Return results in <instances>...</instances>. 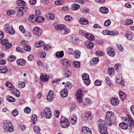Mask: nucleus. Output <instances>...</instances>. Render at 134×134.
I'll return each mask as SVG.
<instances>
[{"label":"nucleus","mask_w":134,"mask_h":134,"mask_svg":"<svg viewBox=\"0 0 134 134\" xmlns=\"http://www.w3.org/2000/svg\"><path fill=\"white\" fill-rule=\"evenodd\" d=\"M99 61V58L98 57L93 58L90 61V64L93 65L97 64Z\"/></svg>","instance_id":"obj_30"},{"label":"nucleus","mask_w":134,"mask_h":134,"mask_svg":"<svg viewBox=\"0 0 134 134\" xmlns=\"http://www.w3.org/2000/svg\"><path fill=\"white\" fill-rule=\"evenodd\" d=\"M116 46L118 49L121 51H123L124 50V49L123 47L121 44H117Z\"/></svg>","instance_id":"obj_64"},{"label":"nucleus","mask_w":134,"mask_h":134,"mask_svg":"<svg viewBox=\"0 0 134 134\" xmlns=\"http://www.w3.org/2000/svg\"><path fill=\"white\" fill-rule=\"evenodd\" d=\"M33 31L34 34H41L42 32V29L38 27H34Z\"/></svg>","instance_id":"obj_22"},{"label":"nucleus","mask_w":134,"mask_h":134,"mask_svg":"<svg viewBox=\"0 0 134 134\" xmlns=\"http://www.w3.org/2000/svg\"><path fill=\"white\" fill-rule=\"evenodd\" d=\"M82 134H92V133L89 128L85 126L82 127Z\"/></svg>","instance_id":"obj_13"},{"label":"nucleus","mask_w":134,"mask_h":134,"mask_svg":"<svg viewBox=\"0 0 134 134\" xmlns=\"http://www.w3.org/2000/svg\"><path fill=\"white\" fill-rule=\"evenodd\" d=\"M116 82L118 83H119L121 85L124 86V80H122V78L120 79H115Z\"/></svg>","instance_id":"obj_42"},{"label":"nucleus","mask_w":134,"mask_h":134,"mask_svg":"<svg viewBox=\"0 0 134 134\" xmlns=\"http://www.w3.org/2000/svg\"><path fill=\"white\" fill-rule=\"evenodd\" d=\"M92 119V114L91 112L90 111L86 112V115L83 118V121H85L87 120H90Z\"/></svg>","instance_id":"obj_15"},{"label":"nucleus","mask_w":134,"mask_h":134,"mask_svg":"<svg viewBox=\"0 0 134 134\" xmlns=\"http://www.w3.org/2000/svg\"><path fill=\"white\" fill-rule=\"evenodd\" d=\"M102 83V81L99 80H96L94 82V85L96 86H100Z\"/></svg>","instance_id":"obj_58"},{"label":"nucleus","mask_w":134,"mask_h":134,"mask_svg":"<svg viewBox=\"0 0 134 134\" xmlns=\"http://www.w3.org/2000/svg\"><path fill=\"white\" fill-rule=\"evenodd\" d=\"M12 114L13 116H15L18 114V111L15 108L12 111Z\"/></svg>","instance_id":"obj_51"},{"label":"nucleus","mask_w":134,"mask_h":134,"mask_svg":"<svg viewBox=\"0 0 134 134\" xmlns=\"http://www.w3.org/2000/svg\"><path fill=\"white\" fill-rule=\"evenodd\" d=\"M80 23L82 25H86L88 24L89 21L87 19L81 18L79 20Z\"/></svg>","instance_id":"obj_24"},{"label":"nucleus","mask_w":134,"mask_h":134,"mask_svg":"<svg viewBox=\"0 0 134 134\" xmlns=\"http://www.w3.org/2000/svg\"><path fill=\"white\" fill-rule=\"evenodd\" d=\"M106 51L107 54L111 57H114L115 55V53L111 48L108 47L106 49Z\"/></svg>","instance_id":"obj_12"},{"label":"nucleus","mask_w":134,"mask_h":134,"mask_svg":"<svg viewBox=\"0 0 134 134\" xmlns=\"http://www.w3.org/2000/svg\"><path fill=\"white\" fill-rule=\"evenodd\" d=\"M61 61L62 62V64L63 65H65L66 66H69L70 65V63L69 61L68 60L66 59H62Z\"/></svg>","instance_id":"obj_27"},{"label":"nucleus","mask_w":134,"mask_h":134,"mask_svg":"<svg viewBox=\"0 0 134 134\" xmlns=\"http://www.w3.org/2000/svg\"><path fill=\"white\" fill-rule=\"evenodd\" d=\"M83 104L85 105H87L91 104V101L88 98H85L83 101Z\"/></svg>","instance_id":"obj_46"},{"label":"nucleus","mask_w":134,"mask_h":134,"mask_svg":"<svg viewBox=\"0 0 134 134\" xmlns=\"http://www.w3.org/2000/svg\"><path fill=\"white\" fill-rule=\"evenodd\" d=\"M63 74L65 77H69L71 76V73L69 70H66L63 71Z\"/></svg>","instance_id":"obj_28"},{"label":"nucleus","mask_w":134,"mask_h":134,"mask_svg":"<svg viewBox=\"0 0 134 134\" xmlns=\"http://www.w3.org/2000/svg\"><path fill=\"white\" fill-rule=\"evenodd\" d=\"M111 23L110 20L108 19L106 20L104 23V25L106 26H109Z\"/></svg>","instance_id":"obj_52"},{"label":"nucleus","mask_w":134,"mask_h":134,"mask_svg":"<svg viewBox=\"0 0 134 134\" xmlns=\"http://www.w3.org/2000/svg\"><path fill=\"white\" fill-rule=\"evenodd\" d=\"M99 11L102 13L107 14L109 12L108 9L106 7H102L99 8Z\"/></svg>","instance_id":"obj_20"},{"label":"nucleus","mask_w":134,"mask_h":134,"mask_svg":"<svg viewBox=\"0 0 134 134\" xmlns=\"http://www.w3.org/2000/svg\"><path fill=\"white\" fill-rule=\"evenodd\" d=\"M85 46L90 49H92L94 47V44L91 42L87 41L85 43Z\"/></svg>","instance_id":"obj_19"},{"label":"nucleus","mask_w":134,"mask_h":134,"mask_svg":"<svg viewBox=\"0 0 134 134\" xmlns=\"http://www.w3.org/2000/svg\"><path fill=\"white\" fill-rule=\"evenodd\" d=\"M49 76L46 74H41L40 76L41 80L43 82H46L49 80Z\"/></svg>","instance_id":"obj_18"},{"label":"nucleus","mask_w":134,"mask_h":134,"mask_svg":"<svg viewBox=\"0 0 134 134\" xmlns=\"http://www.w3.org/2000/svg\"><path fill=\"white\" fill-rule=\"evenodd\" d=\"M55 29L58 30H65L66 26L64 25H58L55 26Z\"/></svg>","instance_id":"obj_23"},{"label":"nucleus","mask_w":134,"mask_h":134,"mask_svg":"<svg viewBox=\"0 0 134 134\" xmlns=\"http://www.w3.org/2000/svg\"><path fill=\"white\" fill-rule=\"evenodd\" d=\"M119 95L120 98L122 100H124L126 98L125 93L122 91H120L119 92Z\"/></svg>","instance_id":"obj_25"},{"label":"nucleus","mask_w":134,"mask_h":134,"mask_svg":"<svg viewBox=\"0 0 134 134\" xmlns=\"http://www.w3.org/2000/svg\"><path fill=\"white\" fill-rule=\"evenodd\" d=\"M102 34H118L119 32L117 31H111L109 30H104L102 31Z\"/></svg>","instance_id":"obj_35"},{"label":"nucleus","mask_w":134,"mask_h":134,"mask_svg":"<svg viewBox=\"0 0 134 134\" xmlns=\"http://www.w3.org/2000/svg\"><path fill=\"white\" fill-rule=\"evenodd\" d=\"M39 53L40 57L41 58H43L46 56V53L44 51H41Z\"/></svg>","instance_id":"obj_54"},{"label":"nucleus","mask_w":134,"mask_h":134,"mask_svg":"<svg viewBox=\"0 0 134 134\" xmlns=\"http://www.w3.org/2000/svg\"><path fill=\"white\" fill-rule=\"evenodd\" d=\"M121 64L119 63H117L115 64L114 66L115 69L118 72H120L121 69Z\"/></svg>","instance_id":"obj_37"},{"label":"nucleus","mask_w":134,"mask_h":134,"mask_svg":"<svg viewBox=\"0 0 134 134\" xmlns=\"http://www.w3.org/2000/svg\"><path fill=\"white\" fill-rule=\"evenodd\" d=\"M77 102L79 103H82V98L83 94L81 89H79L76 95Z\"/></svg>","instance_id":"obj_7"},{"label":"nucleus","mask_w":134,"mask_h":134,"mask_svg":"<svg viewBox=\"0 0 134 134\" xmlns=\"http://www.w3.org/2000/svg\"><path fill=\"white\" fill-rule=\"evenodd\" d=\"M6 26V28L5 30L7 32L8 34H15V31L13 29L11 25L7 24Z\"/></svg>","instance_id":"obj_9"},{"label":"nucleus","mask_w":134,"mask_h":134,"mask_svg":"<svg viewBox=\"0 0 134 134\" xmlns=\"http://www.w3.org/2000/svg\"><path fill=\"white\" fill-rule=\"evenodd\" d=\"M33 129L34 131L37 133L39 132L40 130L39 127L37 126H35L34 127Z\"/></svg>","instance_id":"obj_56"},{"label":"nucleus","mask_w":134,"mask_h":134,"mask_svg":"<svg viewBox=\"0 0 134 134\" xmlns=\"http://www.w3.org/2000/svg\"><path fill=\"white\" fill-rule=\"evenodd\" d=\"M7 14L8 15H13L15 14V11L13 10H9L7 12Z\"/></svg>","instance_id":"obj_53"},{"label":"nucleus","mask_w":134,"mask_h":134,"mask_svg":"<svg viewBox=\"0 0 134 134\" xmlns=\"http://www.w3.org/2000/svg\"><path fill=\"white\" fill-rule=\"evenodd\" d=\"M127 116L126 117L124 116L122 118V120L124 122L120 123L119 126L122 129H128L131 131L132 126L134 127V121L129 115L127 114Z\"/></svg>","instance_id":"obj_1"},{"label":"nucleus","mask_w":134,"mask_h":134,"mask_svg":"<svg viewBox=\"0 0 134 134\" xmlns=\"http://www.w3.org/2000/svg\"><path fill=\"white\" fill-rule=\"evenodd\" d=\"M3 128L5 131L9 132H11L14 130L13 127L12 123L9 120H6L4 121Z\"/></svg>","instance_id":"obj_4"},{"label":"nucleus","mask_w":134,"mask_h":134,"mask_svg":"<svg viewBox=\"0 0 134 134\" xmlns=\"http://www.w3.org/2000/svg\"><path fill=\"white\" fill-rule=\"evenodd\" d=\"M37 116L35 114L33 115L31 118V122L33 124L35 123L37 121Z\"/></svg>","instance_id":"obj_44"},{"label":"nucleus","mask_w":134,"mask_h":134,"mask_svg":"<svg viewBox=\"0 0 134 134\" xmlns=\"http://www.w3.org/2000/svg\"><path fill=\"white\" fill-rule=\"evenodd\" d=\"M114 69L113 68H108V74L110 76L114 75Z\"/></svg>","instance_id":"obj_33"},{"label":"nucleus","mask_w":134,"mask_h":134,"mask_svg":"<svg viewBox=\"0 0 134 134\" xmlns=\"http://www.w3.org/2000/svg\"><path fill=\"white\" fill-rule=\"evenodd\" d=\"M74 57L76 58H79L80 55L81 53L78 50H75L74 53Z\"/></svg>","instance_id":"obj_41"},{"label":"nucleus","mask_w":134,"mask_h":134,"mask_svg":"<svg viewBox=\"0 0 134 134\" xmlns=\"http://www.w3.org/2000/svg\"><path fill=\"white\" fill-rule=\"evenodd\" d=\"M11 92L12 94L17 97H19L20 96V92L18 90L14 88L11 90Z\"/></svg>","instance_id":"obj_17"},{"label":"nucleus","mask_w":134,"mask_h":134,"mask_svg":"<svg viewBox=\"0 0 134 134\" xmlns=\"http://www.w3.org/2000/svg\"><path fill=\"white\" fill-rule=\"evenodd\" d=\"M110 102L111 104L113 105H117L119 103V100L117 98L114 97L110 99Z\"/></svg>","instance_id":"obj_14"},{"label":"nucleus","mask_w":134,"mask_h":134,"mask_svg":"<svg viewBox=\"0 0 134 134\" xmlns=\"http://www.w3.org/2000/svg\"><path fill=\"white\" fill-rule=\"evenodd\" d=\"M82 76L85 84L86 85H89L91 81L89 79V75L85 73L82 75Z\"/></svg>","instance_id":"obj_8"},{"label":"nucleus","mask_w":134,"mask_h":134,"mask_svg":"<svg viewBox=\"0 0 134 134\" xmlns=\"http://www.w3.org/2000/svg\"><path fill=\"white\" fill-rule=\"evenodd\" d=\"M7 71V69L6 66H3L2 67H0V73H5Z\"/></svg>","instance_id":"obj_38"},{"label":"nucleus","mask_w":134,"mask_h":134,"mask_svg":"<svg viewBox=\"0 0 134 134\" xmlns=\"http://www.w3.org/2000/svg\"><path fill=\"white\" fill-rule=\"evenodd\" d=\"M16 3L19 5L25 6L26 5V3L24 1L21 0L17 1L16 2Z\"/></svg>","instance_id":"obj_45"},{"label":"nucleus","mask_w":134,"mask_h":134,"mask_svg":"<svg viewBox=\"0 0 134 134\" xmlns=\"http://www.w3.org/2000/svg\"><path fill=\"white\" fill-rule=\"evenodd\" d=\"M45 20L44 18L42 16H37L36 18L35 21L38 23H42Z\"/></svg>","instance_id":"obj_29"},{"label":"nucleus","mask_w":134,"mask_h":134,"mask_svg":"<svg viewBox=\"0 0 134 134\" xmlns=\"http://www.w3.org/2000/svg\"><path fill=\"white\" fill-rule=\"evenodd\" d=\"M47 100L49 102H52L54 98V95L53 91L52 90H50L48 92L47 97Z\"/></svg>","instance_id":"obj_11"},{"label":"nucleus","mask_w":134,"mask_h":134,"mask_svg":"<svg viewBox=\"0 0 134 134\" xmlns=\"http://www.w3.org/2000/svg\"><path fill=\"white\" fill-rule=\"evenodd\" d=\"M44 44V42L42 41H39L38 43H35V47L38 48L42 46Z\"/></svg>","instance_id":"obj_40"},{"label":"nucleus","mask_w":134,"mask_h":134,"mask_svg":"<svg viewBox=\"0 0 134 134\" xmlns=\"http://www.w3.org/2000/svg\"><path fill=\"white\" fill-rule=\"evenodd\" d=\"M96 54L99 57L103 56L104 55V53L101 51H98L96 52Z\"/></svg>","instance_id":"obj_48"},{"label":"nucleus","mask_w":134,"mask_h":134,"mask_svg":"<svg viewBox=\"0 0 134 134\" xmlns=\"http://www.w3.org/2000/svg\"><path fill=\"white\" fill-rule=\"evenodd\" d=\"M85 36L90 41H93L95 39V37L92 34H85Z\"/></svg>","instance_id":"obj_32"},{"label":"nucleus","mask_w":134,"mask_h":134,"mask_svg":"<svg viewBox=\"0 0 134 134\" xmlns=\"http://www.w3.org/2000/svg\"><path fill=\"white\" fill-rule=\"evenodd\" d=\"M5 85L7 87L10 88V90L14 88V86L10 82L7 81L5 82Z\"/></svg>","instance_id":"obj_36"},{"label":"nucleus","mask_w":134,"mask_h":134,"mask_svg":"<svg viewBox=\"0 0 134 134\" xmlns=\"http://www.w3.org/2000/svg\"><path fill=\"white\" fill-rule=\"evenodd\" d=\"M133 21L131 19H127L125 20V22L124 23L126 25H129L133 23Z\"/></svg>","instance_id":"obj_39"},{"label":"nucleus","mask_w":134,"mask_h":134,"mask_svg":"<svg viewBox=\"0 0 134 134\" xmlns=\"http://www.w3.org/2000/svg\"><path fill=\"white\" fill-rule=\"evenodd\" d=\"M80 8V5L77 4H73L72 9L74 10H76Z\"/></svg>","instance_id":"obj_43"},{"label":"nucleus","mask_w":134,"mask_h":134,"mask_svg":"<svg viewBox=\"0 0 134 134\" xmlns=\"http://www.w3.org/2000/svg\"><path fill=\"white\" fill-rule=\"evenodd\" d=\"M18 12L16 13V15L18 17L21 16L23 15L24 13L27 11L28 10V8L26 7H21L16 8Z\"/></svg>","instance_id":"obj_6"},{"label":"nucleus","mask_w":134,"mask_h":134,"mask_svg":"<svg viewBox=\"0 0 134 134\" xmlns=\"http://www.w3.org/2000/svg\"><path fill=\"white\" fill-rule=\"evenodd\" d=\"M24 111L26 113L29 114L31 111V109L28 107H26L24 110Z\"/></svg>","instance_id":"obj_60"},{"label":"nucleus","mask_w":134,"mask_h":134,"mask_svg":"<svg viewBox=\"0 0 134 134\" xmlns=\"http://www.w3.org/2000/svg\"><path fill=\"white\" fill-rule=\"evenodd\" d=\"M114 113L111 111H108L106 113L105 122L109 126L114 124L116 122V118L114 116Z\"/></svg>","instance_id":"obj_2"},{"label":"nucleus","mask_w":134,"mask_h":134,"mask_svg":"<svg viewBox=\"0 0 134 134\" xmlns=\"http://www.w3.org/2000/svg\"><path fill=\"white\" fill-rule=\"evenodd\" d=\"M12 46V43H9V42H8L5 45L6 49H8L10 48Z\"/></svg>","instance_id":"obj_55"},{"label":"nucleus","mask_w":134,"mask_h":134,"mask_svg":"<svg viewBox=\"0 0 134 134\" xmlns=\"http://www.w3.org/2000/svg\"><path fill=\"white\" fill-rule=\"evenodd\" d=\"M64 55V51H62L61 52H57L56 53L55 55L58 58L63 57Z\"/></svg>","instance_id":"obj_31"},{"label":"nucleus","mask_w":134,"mask_h":134,"mask_svg":"<svg viewBox=\"0 0 134 134\" xmlns=\"http://www.w3.org/2000/svg\"><path fill=\"white\" fill-rule=\"evenodd\" d=\"M44 113L46 118L50 119L52 116V114L50 108L49 107H46L44 110Z\"/></svg>","instance_id":"obj_10"},{"label":"nucleus","mask_w":134,"mask_h":134,"mask_svg":"<svg viewBox=\"0 0 134 134\" xmlns=\"http://www.w3.org/2000/svg\"><path fill=\"white\" fill-rule=\"evenodd\" d=\"M98 130L101 134H108V132L103 120L100 119L98 122Z\"/></svg>","instance_id":"obj_3"},{"label":"nucleus","mask_w":134,"mask_h":134,"mask_svg":"<svg viewBox=\"0 0 134 134\" xmlns=\"http://www.w3.org/2000/svg\"><path fill=\"white\" fill-rule=\"evenodd\" d=\"M47 17L51 20H53L55 18V16L52 14L50 13L47 14Z\"/></svg>","instance_id":"obj_59"},{"label":"nucleus","mask_w":134,"mask_h":134,"mask_svg":"<svg viewBox=\"0 0 134 134\" xmlns=\"http://www.w3.org/2000/svg\"><path fill=\"white\" fill-rule=\"evenodd\" d=\"M60 94L62 97L64 98L66 97L68 94L67 89L66 88L63 89L60 91Z\"/></svg>","instance_id":"obj_16"},{"label":"nucleus","mask_w":134,"mask_h":134,"mask_svg":"<svg viewBox=\"0 0 134 134\" xmlns=\"http://www.w3.org/2000/svg\"><path fill=\"white\" fill-rule=\"evenodd\" d=\"M65 19L66 21H71L72 20V18L69 15L66 16Z\"/></svg>","instance_id":"obj_50"},{"label":"nucleus","mask_w":134,"mask_h":134,"mask_svg":"<svg viewBox=\"0 0 134 134\" xmlns=\"http://www.w3.org/2000/svg\"><path fill=\"white\" fill-rule=\"evenodd\" d=\"M60 122L61 126L63 128H67L70 125L68 119L64 116L61 117Z\"/></svg>","instance_id":"obj_5"},{"label":"nucleus","mask_w":134,"mask_h":134,"mask_svg":"<svg viewBox=\"0 0 134 134\" xmlns=\"http://www.w3.org/2000/svg\"><path fill=\"white\" fill-rule=\"evenodd\" d=\"M15 57L13 55H12L9 57L8 59L9 61L12 62L15 60Z\"/></svg>","instance_id":"obj_61"},{"label":"nucleus","mask_w":134,"mask_h":134,"mask_svg":"<svg viewBox=\"0 0 134 134\" xmlns=\"http://www.w3.org/2000/svg\"><path fill=\"white\" fill-rule=\"evenodd\" d=\"M70 120V122L72 124H76L77 121V118L76 117L75 115H72L71 116Z\"/></svg>","instance_id":"obj_26"},{"label":"nucleus","mask_w":134,"mask_h":134,"mask_svg":"<svg viewBox=\"0 0 134 134\" xmlns=\"http://www.w3.org/2000/svg\"><path fill=\"white\" fill-rule=\"evenodd\" d=\"M105 80L107 83L109 85V86L111 87H112L113 85V83L111 82L110 79L108 77H105Z\"/></svg>","instance_id":"obj_34"},{"label":"nucleus","mask_w":134,"mask_h":134,"mask_svg":"<svg viewBox=\"0 0 134 134\" xmlns=\"http://www.w3.org/2000/svg\"><path fill=\"white\" fill-rule=\"evenodd\" d=\"M24 49L26 51H29L31 50V47L29 46L26 45L24 47Z\"/></svg>","instance_id":"obj_63"},{"label":"nucleus","mask_w":134,"mask_h":134,"mask_svg":"<svg viewBox=\"0 0 134 134\" xmlns=\"http://www.w3.org/2000/svg\"><path fill=\"white\" fill-rule=\"evenodd\" d=\"M29 20L31 22H34V21H35V16L34 15H32L29 16Z\"/></svg>","instance_id":"obj_57"},{"label":"nucleus","mask_w":134,"mask_h":134,"mask_svg":"<svg viewBox=\"0 0 134 134\" xmlns=\"http://www.w3.org/2000/svg\"><path fill=\"white\" fill-rule=\"evenodd\" d=\"M26 63L25 61L23 59H19L16 60L17 64L20 66L24 65Z\"/></svg>","instance_id":"obj_21"},{"label":"nucleus","mask_w":134,"mask_h":134,"mask_svg":"<svg viewBox=\"0 0 134 134\" xmlns=\"http://www.w3.org/2000/svg\"><path fill=\"white\" fill-rule=\"evenodd\" d=\"M7 99L9 102H13L15 101V99L11 96H7Z\"/></svg>","instance_id":"obj_47"},{"label":"nucleus","mask_w":134,"mask_h":134,"mask_svg":"<svg viewBox=\"0 0 134 134\" xmlns=\"http://www.w3.org/2000/svg\"><path fill=\"white\" fill-rule=\"evenodd\" d=\"M74 66L76 68H79L80 67V62L77 61L74 62L73 63Z\"/></svg>","instance_id":"obj_49"},{"label":"nucleus","mask_w":134,"mask_h":134,"mask_svg":"<svg viewBox=\"0 0 134 134\" xmlns=\"http://www.w3.org/2000/svg\"><path fill=\"white\" fill-rule=\"evenodd\" d=\"M80 10L82 13H85L88 12L89 11V10L86 8L81 9Z\"/></svg>","instance_id":"obj_62"}]
</instances>
